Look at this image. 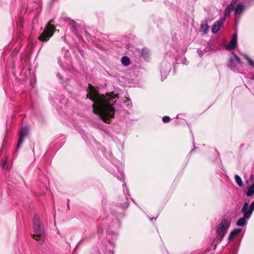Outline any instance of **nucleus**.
<instances>
[{
	"label": "nucleus",
	"mask_w": 254,
	"mask_h": 254,
	"mask_svg": "<svg viewBox=\"0 0 254 254\" xmlns=\"http://www.w3.org/2000/svg\"><path fill=\"white\" fill-rule=\"evenodd\" d=\"M254 210V201H253L250 205V212L248 214V217H251V215L252 214Z\"/></svg>",
	"instance_id": "21"
},
{
	"label": "nucleus",
	"mask_w": 254,
	"mask_h": 254,
	"mask_svg": "<svg viewBox=\"0 0 254 254\" xmlns=\"http://www.w3.org/2000/svg\"><path fill=\"white\" fill-rule=\"evenodd\" d=\"M241 60L235 54L233 53V57L230 58L227 64V65L229 67H234L237 64H240Z\"/></svg>",
	"instance_id": "7"
},
{
	"label": "nucleus",
	"mask_w": 254,
	"mask_h": 254,
	"mask_svg": "<svg viewBox=\"0 0 254 254\" xmlns=\"http://www.w3.org/2000/svg\"><path fill=\"white\" fill-rule=\"evenodd\" d=\"M1 165L3 169L8 170L10 168L11 163L10 161H8V160H3L1 162Z\"/></svg>",
	"instance_id": "12"
},
{
	"label": "nucleus",
	"mask_w": 254,
	"mask_h": 254,
	"mask_svg": "<svg viewBox=\"0 0 254 254\" xmlns=\"http://www.w3.org/2000/svg\"><path fill=\"white\" fill-rule=\"evenodd\" d=\"M230 225V223L227 219H223L219 224L216 231L217 234L220 236V240L225 236Z\"/></svg>",
	"instance_id": "5"
},
{
	"label": "nucleus",
	"mask_w": 254,
	"mask_h": 254,
	"mask_svg": "<svg viewBox=\"0 0 254 254\" xmlns=\"http://www.w3.org/2000/svg\"><path fill=\"white\" fill-rule=\"evenodd\" d=\"M254 194V184L248 188V191L247 192L248 196H251Z\"/></svg>",
	"instance_id": "17"
},
{
	"label": "nucleus",
	"mask_w": 254,
	"mask_h": 254,
	"mask_svg": "<svg viewBox=\"0 0 254 254\" xmlns=\"http://www.w3.org/2000/svg\"><path fill=\"white\" fill-rule=\"evenodd\" d=\"M242 212L244 214V217L248 219H249L250 217H248V214L250 212V207L249 206V204L247 202H245L242 208Z\"/></svg>",
	"instance_id": "9"
},
{
	"label": "nucleus",
	"mask_w": 254,
	"mask_h": 254,
	"mask_svg": "<svg viewBox=\"0 0 254 254\" xmlns=\"http://www.w3.org/2000/svg\"><path fill=\"white\" fill-rule=\"evenodd\" d=\"M149 51L146 48H143L141 51V56L145 59L147 60L149 58Z\"/></svg>",
	"instance_id": "14"
},
{
	"label": "nucleus",
	"mask_w": 254,
	"mask_h": 254,
	"mask_svg": "<svg viewBox=\"0 0 254 254\" xmlns=\"http://www.w3.org/2000/svg\"><path fill=\"white\" fill-rule=\"evenodd\" d=\"M235 181L237 183V185L239 187H242L243 186V182H242V179L239 175H235Z\"/></svg>",
	"instance_id": "19"
},
{
	"label": "nucleus",
	"mask_w": 254,
	"mask_h": 254,
	"mask_svg": "<svg viewBox=\"0 0 254 254\" xmlns=\"http://www.w3.org/2000/svg\"><path fill=\"white\" fill-rule=\"evenodd\" d=\"M225 20L226 18L225 17L222 18L214 23L212 27V32L213 34L216 33L219 31L220 27L225 22Z\"/></svg>",
	"instance_id": "8"
},
{
	"label": "nucleus",
	"mask_w": 254,
	"mask_h": 254,
	"mask_svg": "<svg viewBox=\"0 0 254 254\" xmlns=\"http://www.w3.org/2000/svg\"><path fill=\"white\" fill-rule=\"evenodd\" d=\"M241 231V230L240 229H236L233 230L230 234L229 236V239H230L234 237L236 235H237L238 234H239Z\"/></svg>",
	"instance_id": "16"
},
{
	"label": "nucleus",
	"mask_w": 254,
	"mask_h": 254,
	"mask_svg": "<svg viewBox=\"0 0 254 254\" xmlns=\"http://www.w3.org/2000/svg\"><path fill=\"white\" fill-rule=\"evenodd\" d=\"M245 58L247 60L248 62L250 65L254 66V61L253 60L247 55H245Z\"/></svg>",
	"instance_id": "23"
},
{
	"label": "nucleus",
	"mask_w": 254,
	"mask_h": 254,
	"mask_svg": "<svg viewBox=\"0 0 254 254\" xmlns=\"http://www.w3.org/2000/svg\"><path fill=\"white\" fill-rule=\"evenodd\" d=\"M171 118L169 116H164L162 118V121L164 123H167L170 121Z\"/></svg>",
	"instance_id": "24"
},
{
	"label": "nucleus",
	"mask_w": 254,
	"mask_h": 254,
	"mask_svg": "<svg viewBox=\"0 0 254 254\" xmlns=\"http://www.w3.org/2000/svg\"><path fill=\"white\" fill-rule=\"evenodd\" d=\"M28 135V129L27 127H22L19 130V139L16 146L17 149L23 142L24 138Z\"/></svg>",
	"instance_id": "6"
},
{
	"label": "nucleus",
	"mask_w": 254,
	"mask_h": 254,
	"mask_svg": "<svg viewBox=\"0 0 254 254\" xmlns=\"http://www.w3.org/2000/svg\"><path fill=\"white\" fill-rule=\"evenodd\" d=\"M238 1L239 0H232L228 6L234 9L235 5L238 2Z\"/></svg>",
	"instance_id": "22"
},
{
	"label": "nucleus",
	"mask_w": 254,
	"mask_h": 254,
	"mask_svg": "<svg viewBox=\"0 0 254 254\" xmlns=\"http://www.w3.org/2000/svg\"><path fill=\"white\" fill-rule=\"evenodd\" d=\"M233 9L231 8L230 7L227 6L224 10V15L225 17L227 16H229L231 11L233 10Z\"/></svg>",
	"instance_id": "20"
},
{
	"label": "nucleus",
	"mask_w": 254,
	"mask_h": 254,
	"mask_svg": "<svg viewBox=\"0 0 254 254\" xmlns=\"http://www.w3.org/2000/svg\"><path fill=\"white\" fill-rule=\"evenodd\" d=\"M237 41L235 39H231L230 44L227 46V49H234L236 47Z\"/></svg>",
	"instance_id": "15"
},
{
	"label": "nucleus",
	"mask_w": 254,
	"mask_h": 254,
	"mask_svg": "<svg viewBox=\"0 0 254 254\" xmlns=\"http://www.w3.org/2000/svg\"><path fill=\"white\" fill-rule=\"evenodd\" d=\"M232 39H235L236 41H237V34L236 33H235L234 34H233Z\"/></svg>",
	"instance_id": "25"
},
{
	"label": "nucleus",
	"mask_w": 254,
	"mask_h": 254,
	"mask_svg": "<svg viewBox=\"0 0 254 254\" xmlns=\"http://www.w3.org/2000/svg\"><path fill=\"white\" fill-rule=\"evenodd\" d=\"M122 64L125 66H127L130 64V59L127 56H124L121 59Z\"/></svg>",
	"instance_id": "13"
},
{
	"label": "nucleus",
	"mask_w": 254,
	"mask_h": 254,
	"mask_svg": "<svg viewBox=\"0 0 254 254\" xmlns=\"http://www.w3.org/2000/svg\"><path fill=\"white\" fill-rule=\"evenodd\" d=\"M244 216V217L241 218L236 223V225L238 226H243L245 224L246 219Z\"/></svg>",
	"instance_id": "18"
},
{
	"label": "nucleus",
	"mask_w": 254,
	"mask_h": 254,
	"mask_svg": "<svg viewBox=\"0 0 254 254\" xmlns=\"http://www.w3.org/2000/svg\"><path fill=\"white\" fill-rule=\"evenodd\" d=\"M89 93L87 94L86 98H89L93 102L92 107L93 113L99 116L101 119V114L103 107H105V95L100 94L98 91L91 84H88Z\"/></svg>",
	"instance_id": "1"
},
{
	"label": "nucleus",
	"mask_w": 254,
	"mask_h": 254,
	"mask_svg": "<svg viewBox=\"0 0 254 254\" xmlns=\"http://www.w3.org/2000/svg\"><path fill=\"white\" fill-rule=\"evenodd\" d=\"M33 228L34 234L31 235L32 237L41 244H43L45 239L44 226L37 214H35L33 216Z\"/></svg>",
	"instance_id": "3"
},
{
	"label": "nucleus",
	"mask_w": 254,
	"mask_h": 254,
	"mask_svg": "<svg viewBox=\"0 0 254 254\" xmlns=\"http://www.w3.org/2000/svg\"><path fill=\"white\" fill-rule=\"evenodd\" d=\"M54 22V20H50L46 24L44 30L38 37V39L43 42H47L53 36L55 31L56 27L51 23Z\"/></svg>",
	"instance_id": "4"
},
{
	"label": "nucleus",
	"mask_w": 254,
	"mask_h": 254,
	"mask_svg": "<svg viewBox=\"0 0 254 254\" xmlns=\"http://www.w3.org/2000/svg\"><path fill=\"white\" fill-rule=\"evenodd\" d=\"M116 98H119V94H114L113 92L105 94V107L101 114V120L105 123L109 124L114 118L115 109L113 105L116 102Z\"/></svg>",
	"instance_id": "2"
},
{
	"label": "nucleus",
	"mask_w": 254,
	"mask_h": 254,
	"mask_svg": "<svg viewBox=\"0 0 254 254\" xmlns=\"http://www.w3.org/2000/svg\"><path fill=\"white\" fill-rule=\"evenodd\" d=\"M201 31L203 32L204 34H206L209 30V27L207 24L206 21L202 23L200 26Z\"/></svg>",
	"instance_id": "10"
},
{
	"label": "nucleus",
	"mask_w": 254,
	"mask_h": 254,
	"mask_svg": "<svg viewBox=\"0 0 254 254\" xmlns=\"http://www.w3.org/2000/svg\"><path fill=\"white\" fill-rule=\"evenodd\" d=\"M244 5L241 3H239L236 7L235 14V15L240 14L244 10Z\"/></svg>",
	"instance_id": "11"
}]
</instances>
